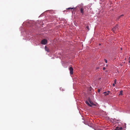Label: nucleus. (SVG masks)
<instances>
[{
    "instance_id": "f257e3e1",
    "label": "nucleus",
    "mask_w": 130,
    "mask_h": 130,
    "mask_svg": "<svg viewBox=\"0 0 130 130\" xmlns=\"http://www.w3.org/2000/svg\"><path fill=\"white\" fill-rule=\"evenodd\" d=\"M47 43V40L45 39H44L42 40L41 42V43L43 44H46Z\"/></svg>"
},
{
    "instance_id": "f03ea898",
    "label": "nucleus",
    "mask_w": 130,
    "mask_h": 130,
    "mask_svg": "<svg viewBox=\"0 0 130 130\" xmlns=\"http://www.w3.org/2000/svg\"><path fill=\"white\" fill-rule=\"evenodd\" d=\"M118 30V25H117L115 27H113L112 29V30L114 32H115V31Z\"/></svg>"
},
{
    "instance_id": "7ed1b4c3",
    "label": "nucleus",
    "mask_w": 130,
    "mask_h": 130,
    "mask_svg": "<svg viewBox=\"0 0 130 130\" xmlns=\"http://www.w3.org/2000/svg\"><path fill=\"white\" fill-rule=\"evenodd\" d=\"M69 70L70 71V74H72L73 73V68L71 67L69 68Z\"/></svg>"
},
{
    "instance_id": "20e7f679",
    "label": "nucleus",
    "mask_w": 130,
    "mask_h": 130,
    "mask_svg": "<svg viewBox=\"0 0 130 130\" xmlns=\"http://www.w3.org/2000/svg\"><path fill=\"white\" fill-rule=\"evenodd\" d=\"M85 9L84 7H82L80 8V12L83 15L84 13V10Z\"/></svg>"
},
{
    "instance_id": "39448f33",
    "label": "nucleus",
    "mask_w": 130,
    "mask_h": 130,
    "mask_svg": "<svg viewBox=\"0 0 130 130\" xmlns=\"http://www.w3.org/2000/svg\"><path fill=\"white\" fill-rule=\"evenodd\" d=\"M122 127H119L117 126L116 127V129L115 130H122Z\"/></svg>"
},
{
    "instance_id": "423d86ee",
    "label": "nucleus",
    "mask_w": 130,
    "mask_h": 130,
    "mask_svg": "<svg viewBox=\"0 0 130 130\" xmlns=\"http://www.w3.org/2000/svg\"><path fill=\"white\" fill-rule=\"evenodd\" d=\"M88 100L91 105L94 106L95 105L91 101V100L90 98L88 99Z\"/></svg>"
},
{
    "instance_id": "0eeeda50",
    "label": "nucleus",
    "mask_w": 130,
    "mask_h": 130,
    "mask_svg": "<svg viewBox=\"0 0 130 130\" xmlns=\"http://www.w3.org/2000/svg\"><path fill=\"white\" fill-rule=\"evenodd\" d=\"M45 51H47L48 52H49V50L48 48L46 46H45Z\"/></svg>"
},
{
    "instance_id": "6e6552de",
    "label": "nucleus",
    "mask_w": 130,
    "mask_h": 130,
    "mask_svg": "<svg viewBox=\"0 0 130 130\" xmlns=\"http://www.w3.org/2000/svg\"><path fill=\"white\" fill-rule=\"evenodd\" d=\"M85 103H86V104H87V105H88V106H90V107L92 106L91 105H90L89 104V103L88 102V101H86Z\"/></svg>"
},
{
    "instance_id": "1a4fd4ad",
    "label": "nucleus",
    "mask_w": 130,
    "mask_h": 130,
    "mask_svg": "<svg viewBox=\"0 0 130 130\" xmlns=\"http://www.w3.org/2000/svg\"><path fill=\"white\" fill-rule=\"evenodd\" d=\"M103 94H104L105 95H107L109 94L108 93H107V92H103Z\"/></svg>"
},
{
    "instance_id": "9d476101",
    "label": "nucleus",
    "mask_w": 130,
    "mask_h": 130,
    "mask_svg": "<svg viewBox=\"0 0 130 130\" xmlns=\"http://www.w3.org/2000/svg\"><path fill=\"white\" fill-rule=\"evenodd\" d=\"M124 15L123 14H122L118 18V19H119L120 18H121V17L123 16Z\"/></svg>"
},
{
    "instance_id": "9b49d317",
    "label": "nucleus",
    "mask_w": 130,
    "mask_h": 130,
    "mask_svg": "<svg viewBox=\"0 0 130 130\" xmlns=\"http://www.w3.org/2000/svg\"><path fill=\"white\" fill-rule=\"evenodd\" d=\"M122 92L123 91L122 90H121L120 91V93L119 94V95H122Z\"/></svg>"
},
{
    "instance_id": "f8f14e48",
    "label": "nucleus",
    "mask_w": 130,
    "mask_h": 130,
    "mask_svg": "<svg viewBox=\"0 0 130 130\" xmlns=\"http://www.w3.org/2000/svg\"><path fill=\"white\" fill-rule=\"evenodd\" d=\"M75 9V8H74L69 7V8H68L67 9Z\"/></svg>"
},
{
    "instance_id": "ddd939ff",
    "label": "nucleus",
    "mask_w": 130,
    "mask_h": 130,
    "mask_svg": "<svg viewBox=\"0 0 130 130\" xmlns=\"http://www.w3.org/2000/svg\"><path fill=\"white\" fill-rule=\"evenodd\" d=\"M86 28L88 29V30H89V27L88 26H87L86 27Z\"/></svg>"
},
{
    "instance_id": "4468645a",
    "label": "nucleus",
    "mask_w": 130,
    "mask_h": 130,
    "mask_svg": "<svg viewBox=\"0 0 130 130\" xmlns=\"http://www.w3.org/2000/svg\"><path fill=\"white\" fill-rule=\"evenodd\" d=\"M104 60L105 61V62L106 63H107V60H106V59H105Z\"/></svg>"
},
{
    "instance_id": "2eb2a0df",
    "label": "nucleus",
    "mask_w": 130,
    "mask_h": 130,
    "mask_svg": "<svg viewBox=\"0 0 130 130\" xmlns=\"http://www.w3.org/2000/svg\"><path fill=\"white\" fill-rule=\"evenodd\" d=\"M100 89H98V92H100Z\"/></svg>"
},
{
    "instance_id": "dca6fc26",
    "label": "nucleus",
    "mask_w": 130,
    "mask_h": 130,
    "mask_svg": "<svg viewBox=\"0 0 130 130\" xmlns=\"http://www.w3.org/2000/svg\"><path fill=\"white\" fill-rule=\"evenodd\" d=\"M116 79H115L114 80V83H115V84H116Z\"/></svg>"
},
{
    "instance_id": "f3484780",
    "label": "nucleus",
    "mask_w": 130,
    "mask_h": 130,
    "mask_svg": "<svg viewBox=\"0 0 130 130\" xmlns=\"http://www.w3.org/2000/svg\"><path fill=\"white\" fill-rule=\"evenodd\" d=\"M115 83H113L112 84V85L113 86H115Z\"/></svg>"
},
{
    "instance_id": "a211bd4d",
    "label": "nucleus",
    "mask_w": 130,
    "mask_h": 130,
    "mask_svg": "<svg viewBox=\"0 0 130 130\" xmlns=\"http://www.w3.org/2000/svg\"><path fill=\"white\" fill-rule=\"evenodd\" d=\"M105 67H103V70H105Z\"/></svg>"
},
{
    "instance_id": "6ab92c4d",
    "label": "nucleus",
    "mask_w": 130,
    "mask_h": 130,
    "mask_svg": "<svg viewBox=\"0 0 130 130\" xmlns=\"http://www.w3.org/2000/svg\"><path fill=\"white\" fill-rule=\"evenodd\" d=\"M107 92V93H109L110 92V91H108Z\"/></svg>"
},
{
    "instance_id": "aec40b11",
    "label": "nucleus",
    "mask_w": 130,
    "mask_h": 130,
    "mask_svg": "<svg viewBox=\"0 0 130 130\" xmlns=\"http://www.w3.org/2000/svg\"><path fill=\"white\" fill-rule=\"evenodd\" d=\"M128 62L129 63H130V60H129V61Z\"/></svg>"
},
{
    "instance_id": "412c9836",
    "label": "nucleus",
    "mask_w": 130,
    "mask_h": 130,
    "mask_svg": "<svg viewBox=\"0 0 130 130\" xmlns=\"http://www.w3.org/2000/svg\"><path fill=\"white\" fill-rule=\"evenodd\" d=\"M129 59H130V57H129Z\"/></svg>"
},
{
    "instance_id": "4be33fe9",
    "label": "nucleus",
    "mask_w": 130,
    "mask_h": 130,
    "mask_svg": "<svg viewBox=\"0 0 130 130\" xmlns=\"http://www.w3.org/2000/svg\"><path fill=\"white\" fill-rule=\"evenodd\" d=\"M101 45V44H99V45Z\"/></svg>"
}]
</instances>
